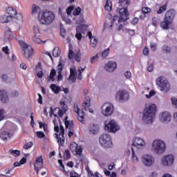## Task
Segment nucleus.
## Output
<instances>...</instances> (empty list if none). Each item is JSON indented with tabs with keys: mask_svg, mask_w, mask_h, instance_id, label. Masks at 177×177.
<instances>
[{
	"mask_svg": "<svg viewBox=\"0 0 177 177\" xmlns=\"http://www.w3.org/2000/svg\"><path fill=\"white\" fill-rule=\"evenodd\" d=\"M119 3L120 5H126V6L122 8H117V12H119L120 17L115 15L113 17V19L111 21L110 27H113V24L115 23V20H118V23H124L129 19V12H128V5H129V1L128 0H120Z\"/></svg>",
	"mask_w": 177,
	"mask_h": 177,
	"instance_id": "f257e3e1",
	"label": "nucleus"
},
{
	"mask_svg": "<svg viewBox=\"0 0 177 177\" xmlns=\"http://www.w3.org/2000/svg\"><path fill=\"white\" fill-rule=\"evenodd\" d=\"M157 106L156 104H151L143 111L142 121L145 124H153Z\"/></svg>",
	"mask_w": 177,
	"mask_h": 177,
	"instance_id": "f03ea898",
	"label": "nucleus"
},
{
	"mask_svg": "<svg viewBox=\"0 0 177 177\" xmlns=\"http://www.w3.org/2000/svg\"><path fill=\"white\" fill-rule=\"evenodd\" d=\"M38 17L41 24L49 26V24H52V23L55 21L56 15H55V13L52 11L45 10L39 12Z\"/></svg>",
	"mask_w": 177,
	"mask_h": 177,
	"instance_id": "7ed1b4c3",
	"label": "nucleus"
},
{
	"mask_svg": "<svg viewBox=\"0 0 177 177\" xmlns=\"http://www.w3.org/2000/svg\"><path fill=\"white\" fill-rule=\"evenodd\" d=\"M176 15V12L174 10H168L165 15L163 21H162L160 24V26L162 30H169V27L172 22L174 21V19H175V15Z\"/></svg>",
	"mask_w": 177,
	"mask_h": 177,
	"instance_id": "20e7f679",
	"label": "nucleus"
},
{
	"mask_svg": "<svg viewBox=\"0 0 177 177\" xmlns=\"http://www.w3.org/2000/svg\"><path fill=\"white\" fill-rule=\"evenodd\" d=\"M167 150L165 142L161 140H155L152 144V151L155 154H164Z\"/></svg>",
	"mask_w": 177,
	"mask_h": 177,
	"instance_id": "39448f33",
	"label": "nucleus"
},
{
	"mask_svg": "<svg viewBox=\"0 0 177 177\" xmlns=\"http://www.w3.org/2000/svg\"><path fill=\"white\" fill-rule=\"evenodd\" d=\"M156 84L159 86L160 91H161V92H163L164 93L169 92V90L171 89V84L165 77H158L156 80Z\"/></svg>",
	"mask_w": 177,
	"mask_h": 177,
	"instance_id": "423d86ee",
	"label": "nucleus"
},
{
	"mask_svg": "<svg viewBox=\"0 0 177 177\" xmlns=\"http://www.w3.org/2000/svg\"><path fill=\"white\" fill-rule=\"evenodd\" d=\"M18 42L21 46V49L24 52V57H25V59H30V57L32 56V53H34V49L32 48V47L27 44L23 40H19Z\"/></svg>",
	"mask_w": 177,
	"mask_h": 177,
	"instance_id": "0eeeda50",
	"label": "nucleus"
},
{
	"mask_svg": "<svg viewBox=\"0 0 177 177\" xmlns=\"http://www.w3.org/2000/svg\"><path fill=\"white\" fill-rule=\"evenodd\" d=\"M99 142L102 147H105L106 149H110V147L113 146L111 136L109 134H102L100 136Z\"/></svg>",
	"mask_w": 177,
	"mask_h": 177,
	"instance_id": "6e6552de",
	"label": "nucleus"
},
{
	"mask_svg": "<svg viewBox=\"0 0 177 177\" xmlns=\"http://www.w3.org/2000/svg\"><path fill=\"white\" fill-rule=\"evenodd\" d=\"M105 129L106 131H109V132H112L113 133H115L117 131H119L120 126L118 125L117 122L114 120L111 121H105Z\"/></svg>",
	"mask_w": 177,
	"mask_h": 177,
	"instance_id": "1a4fd4ad",
	"label": "nucleus"
},
{
	"mask_svg": "<svg viewBox=\"0 0 177 177\" xmlns=\"http://www.w3.org/2000/svg\"><path fill=\"white\" fill-rule=\"evenodd\" d=\"M68 120V116H66V118H64V124L66 132H68V138H71L73 135H74V121H70Z\"/></svg>",
	"mask_w": 177,
	"mask_h": 177,
	"instance_id": "9d476101",
	"label": "nucleus"
},
{
	"mask_svg": "<svg viewBox=\"0 0 177 177\" xmlns=\"http://www.w3.org/2000/svg\"><path fill=\"white\" fill-rule=\"evenodd\" d=\"M102 113L105 117H110L114 113V106L109 102L104 104L102 106Z\"/></svg>",
	"mask_w": 177,
	"mask_h": 177,
	"instance_id": "9b49d317",
	"label": "nucleus"
},
{
	"mask_svg": "<svg viewBox=\"0 0 177 177\" xmlns=\"http://www.w3.org/2000/svg\"><path fill=\"white\" fill-rule=\"evenodd\" d=\"M6 12L10 17L13 20H21L23 19V14L17 13V10L12 7H9L6 9Z\"/></svg>",
	"mask_w": 177,
	"mask_h": 177,
	"instance_id": "f8f14e48",
	"label": "nucleus"
},
{
	"mask_svg": "<svg viewBox=\"0 0 177 177\" xmlns=\"http://www.w3.org/2000/svg\"><path fill=\"white\" fill-rule=\"evenodd\" d=\"M60 104H61L62 109H64V111L60 109L59 108H55L54 109V113H55L54 115L55 117H59V118H62L63 117V115H64V113H66V111H67V110H68L67 104H66L65 102L61 101Z\"/></svg>",
	"mask_w": 177,
	"mask_h": 177,
	"instance_id": "ddd939ff",
	"label": "nucleus"
},
{
	"mask_svg": "<svg viewBox=\"0 0 177 177\" xmlns=\"http://www.w3.org/2000/svg\"><path fill=\"white\" fill-rule=\"evenodd\" d=\"M142 161L145 167H151L154 164V157L150 154H145L142 156Z\"/></svg>",
	"mask_w": 177,
	"mask_h": 177,
	"instance_id": "4468645a",
	"label": "nucleus"
},
{
	"mask_svg": "<svg viewBox=\"0 0 177 177\" xmlns=\"http://www.w3.org/2000/svg\"><path fill=\"white\" fill-rule=\"evenodd\" d=\"M59 129H60V133L59 136L55 133V138L57 139V143L59 145H61V146H63L64 145V127L63 125H62V122L59 120Z\"/></svg>",
	"mask_w": 177,
	"mask_h": 177,
	"instance_id": "2eb2a0df",
	"label": "nucleus"
},
{
	"mask_svg": "<svg viewBox=\"0 0 177 177\" xmlns=\"http://www.w3.org/2000/svg\"><path fill=\"white\" fill-rule=\"evenodd\" d=\"M116 99H118L120 102H127L129 100V93L125 90L119 91L116 94Z\"/></svg>",
	"mask_w": 177,
	"mask_h": 177,
	"instance_id": "dca6fc26",
	"label": "nucleus"
},
{
	"mask_svg": "<svg viewBox=\"0 0 177 177\" xmlns=\"http://www.w3.org/2000/svg\"><path fill=\"white\" fill-rule=\"evenodd\" d=\"M70 149L75 156H81L82 154V147H78V145L75 142L71 144Z\"/></svg>",
	"mask_w": 177,
	"mask_h": 177,
	"instance_id": "f3484780",
	"label": "nucleus"
},
{
	"mask_svg": "<svg viewBox=\"0 0 177 177\" xmlns=\"http://www.w3.org/2000/svg\"><path fill=\"white\" fill-rule=\"evenodd\" d=\"M132 146L136 147L137 149H142L146 146V142L140 137H136L134 138Z\"/></svg>",
	"mask_w": 177,
	"mask_h": 177,
	"instance_id": "a211bd4d",
	"label": "nucleus"
},
{
	"mask_svg": "<svg viewBox=\"0 0 177 177\" xmlns=\"http://www.w3.org/2000/svg\"><path fill=\"white\" fill-rule=\"evenodd\" d=\"M117 68V63L113 61L109 62L104 66L105 71L107 73H113Z\"/></svg>",
	"mask_w": 177,
	"mask_h": 177,
	"instance_id": "6ab92c4d",
	"label": "nucleus"
},
{
	"mask_svg": "<svg viewBox=\"0 0 177 177\" xmlns=\"http://www.w3.org/2000/svg\"><path fill=\"white\" fill-rule=\"evenodd\" d=\"M162 163L165 167H169L174 164V155H169L162 159Z\"/></svg>",
	"mask_w": 177,
	"mask_h": 177,
	"instance_id": "aec40b11",
	"label": "nucleus"
},
{
	"mask_svg": "<svg viewBox=\"0 0 177 177\" xmlns=\"http://www.w3.org/2000/svg\"><path fill=\"white\" fill-rule=\"evenodd\" d=\"M161 122H169L171 121V114L169 112L165 111L160 115Z\"/></svg>",
	"mask_w": 177,
	"mask_h": 177,
	"instance_id": "412c9836",
	"label": "nucleus"
},
{
	"mask_svg": "<svg viewBox=\"0 0 177 177\" xmlns=\"http://www.w3.org/2000/svg\"><path fill=\"white\" fill-rule=\"evenodd\" d=\"M99 125L91 123L89 124L88 131L91 135H97L99 132Z\"/></svg>",
	"mask_w": 177,
	"mask_h": 177,
	"instance_id": "4be33fe9",
	"label": "nucleus"
},
{
	"mask_svg": "<svg viewBox=\"0 0 177 177\" xmlns=\"http://www.w3.org/2000/svg\"><path fill=\"white\" fill-rule=\"evenodd\" d=\"M0 100L2 103H8L9 102V96L5 91H0Z\"/></svg>",
	"mask_w": 177,
	"mask_h": 177,
	"instance_id": "5701e85b",
	"label": "nucleus"
},
{
	"mask_svg": "<svg viewBox=\"0 0 177 177\" xmlns=\"http://www.w3.org/2000/svg\"><path fill=\"white\" fill-rule=\"evenodd\" d=\"M43 161L44 160L42 159V156H39L36 158L35 162L34 164V168L35 171H37V174L39 172V167H38V165H39V164H42Z\"/></svg>",
	"mask_w": 177,
	"mask_h": 177,
	"instance_id": "b1692460",
	"label": "nucleus"
},
{
	"mask_svg": "<svg viewBox=\"0 0 177 177\" xmlns=\"http://www.w3.org/2000/svg\"><path fill=\"white\" fill-rule=\"evenodd\" d=\"M13 37H14L13 32H12L10 29H8L5 32L4 41L8 42V41H10L11 39H13Z\"/></svg>",
	"mask_w": 177,
	"mask_h": 177,
	"instance_id": "393cba45",
	"label": "nucleus"
},
{
	"mask_svg": "<svg viewBox=\"0 0 177 177\" xmlns=\"http://www.w3.org/2000/svg\"><path fill=\"white\" fill-rule=\"evenodd\" d=\"M83 109L84 110H88L91 107V97L89 96H86L84 97V101L83 102Z\"/></svg>",
	"mask_w": 177,
	"mask_h": 177,
	"instance_id": "a878e982",
	"label": "nucleus"
},
{
	"mask_svg": "<svg viewBox=\"0 0 177 177\" xmlns=\"http://www.w3.org/2000/svg\"><path fill=\"white\" fill-rule=\"evenodd\" d=\"M87 35L89 38V39H91V44L92 45L93 48H95V46H96V44H97V39H96V37L92 36V32H88L87 33Z\"/></svg>",
	"mask_w": 177,
	"mask_h": 177,
	"instance_id": "bb28decb",
	"label": "nucleus"
},
{
	"mask_svg": "<svg viewBox=\"0 0 177 177\" xmlns=\"http://www.w3.org/2000/svg\"><path fill=\"white\" fill-rule=\"evenodd\" d=\"M10 136H12V133L8 131H0V138H1L3 140H8V138H10Z\"/></svg>",
	"mask_w": 177,
	"mask_h": 177,
	"instance_id": "cd10ccee",
	"label": "nucleus"
},
{
	"mask_svg": "<svg viewBox=\"0 0 177 177\" xmlns=\"http://www.w3.org/2000/svg\"><path fill=\"white\" fill-rule=\"evenodd\" d=\"M13 20L9 15H3L0 18L1 23H9Z\"/></svg>",
	"mask_w": 177,
	"mask_h": 177,
	"instance_id": "c85d7f7f",
	"label": "nucleus"
},
{
	"mask_svg": "<svg viewBox=\"0 0 177 177\" xmlns=\"http://www.w3.org/2000/svg\"><path fill=\"white\" fill-rule=\"evenodd\" d=\"M62 53V51L59 47H55L53 50V56L54 57H59Z\"/></svg>",
	"mask_w": 177,
	"mask_h": 177,
	"instance_id": "c756f323",
	"label": "nucleus"
},
{
	"mask_svg": "<svg viewBox=\"0 0 177 177\" xmlns=\"http://www.w3.org/2000/svg\"><path fill=\"white\" fill-rule=\"evenodd\" d=\"M87 28H88V26L82 24L78 27H77L76 30L77 31H80V32H82V34H85V31H86Z\"/></svg>",
	"mask_w": 177,
	"mask_h": 177,
	"instance_id": "7c9ffc66",
	"label": "nucleus"
},
{
	"mask_svg": "<svg viewBox=\"0 0 177 177\" xmlns=\"http://www.w3.org/2000/svg\"><path fill=\"white\" fill-rule=\"evenodd\" d=\"M56 76V70L54 68L51 69L50 76L48 78V81H55V77Z\"/></svg>",
	"mask_w": 177,
	"mask_h": 177,
	"instance_id": "2f4dec72",
	"label": "nucleus"
},
{
	"mask_svg": "<svg viewBox=\"0 0 177 177\" xmlns=\"http://www.w3.org/2000/svg\"><path fill=\"white\" fill-rule=\"evenodd\" d=\"M77 120L80 122L84 124V111L81 110L80 112L77 113Z\"/></svg>",
	"mask_w": 177,
	"mask_h": 177,
	"instance_id": "473e14b6",
	"label": "nucleus"
},
{
	"mask_svg": "<svg viewBox=\"0 0 177 177\" xmlns=\"http://www.w3.org/2000/svg\"><path fill=\"white\" fill-rule=\"evenodd\" d=\"M50 88L54 93H59L60 92V87L56 86V84H51Z\"/></svg>",
	"mask_w": 177,
	"mask_h": 177,
	"instance_id": "72a5a7b5",
	"label": "nucleus"
},
{
	"mask_svg": "<svg viewBox=\"0 0 177 177\" xmlns=\"http://www.w3.org/2000/svg\"><path fill=\"white\" fill-rule=\"evenodd\" d=\"M63 66H64L63 64V59H60L59 62V64L57 66V73H62V71H63Z\"/></svg>",
	"mask_w": 177,
	"mask_h": 177,
	"instance_id": "f704fd0d",
	"label": "nucleus"
},
{
	"mask_svg": "<svg viewBox=\"0 0 177 177\" xmlns=\"http://www.w3.org/2000/svg\"><path fill=\"white\" fill-rule=\"evenodd\" d=\"M109 53H110V48H108L103 50L102 53V59H106L109 56Z\"/></svg>",
	"mask_w": 177,
	"mask_h": 177,
	"instance_id": "c9c22d12",
	"label": "nucleus"
},
{
	"mask_svg": "<svg viewBox=\"0 0 177 177\" xmlns=\"http://www.w3.org/2000/svg\"><path fill=\"white\" fill-rule=\"evenodd\" d=\"M162 50L163 53H171V47L167 46V45H164L162 47Z\"/></svg>",
	"mask_w": 177,
	"mask_h": 177,
	"instance_id": "e433bc0d",
	"label": "nucleus"
},
{
	"mask_svg": "<svg viewBox=\"0 0 177 177\" xmlns=\"http://www.w3.org/2000/svg\"><path fill=\"white\" fill-rule=\"evenodd\" d=\"M111 1L109 0H106V4H105V10H108V12H110V10H111Z\"/></svg>",
	"mask_w": 177,
	"mask_h": 177,
	"instance_id": "4c0bfd02",
	"label": "nucleus"
},
{
	"mask_svg": "<svg viewBox=\"0 0 177 177\" xmlns=\"http://www.w3.org/2000/svg\"><path fill=\"white\" fill-rule=\"evenodd\" d=\"M38 10H39V6L34 4L32 7V15H37V13H38Z\"/></svg>",
	"mask_w": 177,
	"mask_h": 177,
	"instance_id": "58836bf2",
	"label": "nucleus"
},
{
	"mask_svg": "<svg viewBox=\"0 0 177 177\" xmlns=\"http://www.w3.org/2000/svg\"><path fill=\"white\" fill-rule=\"evenodd\" d=\"M74 59L76 62L80 63L81 62V52L78 51L77 53L74 55Z\"/></svg>",
	"mask_w": 177,
	"mask_h": 177,
	"instance_id": "ea45409f",
	"label": "nucleus"
},
{
	"mask_svg": "<svg viewBox=\"0 0 177 177\" xmlns=\"http://www.w3.org/2000/svg\"><path fill=\"white\" fill-rule=\"evenodd\" d=\"M97 60H99V54H96L95 56L91 57L90 62L91 63V64H93V63H96Z\"/></svg>",
	"mask_w": 177,
	"mask_h": 177,
	"instance_id": "a19ab883",
	"label": "nucleus"
},
{
	"mask_svg": "<svg viewBox=\"0 0 177 177\" xmlns=\"http://www.w3.org/2000/svg\"><path fill=\"white\" fill-rule=\"evenodd\" d=\"M76 32L75 38H77L78 41H81V39H82V32H81V30H76Z\"/></svg>",
	"mask_w": 177,
	"mask_h": 177,
	"instance_id": "79ce46f5",
	"label": "nucleus"
},
{
	"mask_svg": "<svg viewBox=\"0 0 177 177\" xmlns=\"http://www.w3.org/2000/svg\"><path fill=\"white\" fill-rule=\"evenodd\" d=\"M10 154L13 156L14 157H19L20 156V151L15 149V150H11Z\"/></svg>",
	"mask_w": 177,
	"mask_h": 177,
	"instance_id": "37998d69",
	"label": "nucleus"
},
{
	"mask_svg": "<svg viewBox=\"0 0 177 177\" xmlns=\"http://www.w3.org/2000/svg\"><path fill=\"white\" fill-rule=\"evenodd\" d=\"M132 150V158L131 160L133 162H138V156L135 154V150H133V147H131Z\"/></svg>",
	"mask_w": 177,
	"mask_h": 177,
	"instance_id": "c03bdc74",
	"label": "nucleus"
},
{
	"mask_svg": "<svg viewBox=\"0 0 177 177\" xmlns=\"http://www.w3.org/2000/svg\"><path fill=\"white\" fill-rule=\"evenodd\" d=\"M167 10V5H164L161 7H160L159 10L157 11V13L158 15H161V13H164Z\"/></svg>",
	"mask_w": 177,
	"mask_h": 177,
	"instance_id": "a18cd8bd",
	"label": "nucleus"
},
{
	"mask_svg": "<svg viewBox=\"0 0 177 177\" xmlns=\"http://www.w3.org/2000/svg\"><path fill=\"white\" fill-rule=\"evenodd\" d=\"M6 112L5 111V109H0V121H2V120L5 119V114Z\"/></svg>",
	"mask_w": 177,
	"mask_h": 177,
	"instance_id": "49530a36",
	"label": "nucleus"
},
{
	"mask_svg": "<svg viewBox=\"0 0 177 177\" xmlns=\"http://www.w3.org/2000/svg\"><path fill=\"white\" fill-rule=\"evenodd\" d=\"M32 39L35 44H41V42H42V40H41L39 37H37V35H35Z\"/></svg>",
	"mask_w": 177,
	"mask_h": 177,
	"instance_id": "de8ad7c7",
	"label": "nucleus"
},
{
	"mask_svg": "<svg viewBox=\"0 0 177 177\" xmlns=\"http://www.w3.org/2000/svg\"><path fill=\"white\" fill-rule=\"evenodd\" d=\"M34 144L32 143V142H29L28 143H26L24 145V149H25L26 150H28V149H31V147Z\"/></svg>",
	"mask_w": 177,
	"mask_h": 177,
	"instance_id": "09e8293b",
	"label": "nucleus"
},
{
	"mask_svg": "<svg viewBox=\"0 0 177 177\" xmlns=\"http://www.w3.org/2000/svg\"><path fill=\"white\" fill-rule=\"evenodd\" d=\"M39 128H44V130L45 132L48 131V125H46L45 123H43L42 122H39Z\"/></svg>",
	"mask_w": 177,
	"mask_h": 177,
	"instance_id": "8fccbe9b",
	"label": "nucleus"
},
{
	"mask_svg": "<svg viewBox=\"0 0 177 177\" xmlns=\"http://www.w3.org/2000/svg\"><path fill=\"white\" fill-rule=\"evenodd\" d=\"M62 20L65 21L66 24H71V19L69 18L66 17L64 15H62Z\"/></svg>",
	"mask_w": 177,
	"mask_h": 177,
	"instance_id": "3c124183",
	"label": "nucleus"
},
{
	"mask_svg": "<svg viewBox=\"0 0 177 177\" xmlns=\"http://www.w3.org/2000/svg\"><path fill=\"white\" fill-rule=\"evenodd\" d=\"M84 21H85V20L84 19V16L81 15L79 17V19L76 20V24H81L84 23Z\"/></svg>",
	"mask_w": 177,
	"mask_h": 177,
	"instance_id": "603ef678",
	"label": "nucleus"
},
{
	"mask_svg": "<svg viewBox=\"0 0 177 177\" xmlns=\"http://www.w3.org/2000/svg\"><path fill=\"white\" fill-rule=\"evenodd\" d=\"M156 95V91L153 90H151V91H149V95H146V97L147 99H150V97H151V96H154Z\"/></svg>",
	"mask_w": 177,
	"mask_h": 177,
	"instance_id": "864d4df0",
	"label": "nucleus"
},
{
	"mask_svg": "<svg viewBox=\"0 0 177 177\" xmlns=\"http://www.w3.org/2000/svg\"><path fill=\"white\" fill-rule=\"evenodd\" d=\"M80 13H81V8L77 7V8H75V10L73 12V15L74 16H78V15H80Z\"/></svg>",
	"mask_w": 177,
	"mask_h": 177,
	"instance_id": "5fc2aeb1",
	"label": "nucleus"
},
{
	"mask_svg": "<svg viewBox=\"0 0 177 177\" xmlns=\"http://www.w3.org/2000/svg\"><path fill=\"white\" fill-rule=\"evenodd\" d=\"M151 9H150V8L148 7H144L142 8V13H150Z\"/></svg>",
	"mask_w": 177,
	"mask_h": 177,
	"instance_id": "6e6d98bb",
	"label": "nucleus"
},
{
	"mask_svg": "<svg viewBox=\"0 0 177 177\" xmlns=\"http://www.w3.org/2000/svg\"><path fill=\"white\" fill-rule=\"evenodd\" d=\"M73 10H74L73 6H70L66 9V13L68 16H70V15H71V12H73Z\"/></svg>",
	"mask_w": 177,
	"mask_h": 177,
	"instance_id": "4d7b16f0",
	"label": "nucleus"
},
{
	"mask_svg": "<svg viewBox=\"0 0 177 177\" xmlns=\"http://www.w3.org/2000/svg\"><path fill=\"white\" fill-rule=\"evenodd\" d=\"M70 177H80L81 176L78 174V173L75 171H71L70 172Z\"/></svg>",
	"mask_w": 177,
	"mask_h": 177,
	"instance_id": "13d9d810",
	"label": "nucleus"
},
{
	"mask_svg": "<svg viewBox=\"0 0 177 177\" xmlns=\"http://www.w3.org/2000/svg\"><path fill=\"white\" fill-rule=\"evenodd\" d=\"M171 101L173 106H175L176 107H177V98L175 97H173L171 98Z\"/></svg>",
	"mask_w": 177,
	"mask_h": 177,
	"instance_id": "bf43d9fd",
	"label": "nucleus"
},
{
	"mask_svg": "<svg viewBox=\"0 0 177 177\" xmlns=\"http://www.w3.org/2000/svg\"><path fill=\"white\" fill-rule=\"evenodd\" d=\"M152 26L157 27L158 26V21L156 19V17L152 18Z\"/></svg>",
	"mask_w": 177,
	"mask_h": 177,
	"instance_id": "052dcab7",
	"label": "nucleus"
},
{
	"mask_svg": "<svg viewBox=\"0 0 177 177\" xmlns=\"http://www.w3.org/2000/svg\"><path fill=\"white\" fill-rule=\"evenodd\" d=\"M70 75L69 76H77V71L74 68L70 69Z\"/></svg>",
	"mask_w": 177,
	"mask_h": 177,
	"instance_id": "680f3d73",
	"label": "nucleus"
},
{
	"mask_svg": "<svg viewBox=\"0 0 177 177\" xmlns=\"http://www.w3.org/2000/svg\"><path fill=\"white\" fill-rule=\"evenodd\" d=\"M66 34V29H64V28H60V35L61 37H62V38H64L65 35Z\"/></svg>",
	"mask_w": 177,
	"mask_h": 177,
	"instance_id": "e2e57ef3",
	"label": "nucleus"
},
{
	"mask_svg": "<svg viewBox=\"0 0 177 177\" xmlns=\"http://www.w3.org/2000/svg\"><path fill=\"white\" fill-rule=\"evenodd\" d=\"M10 96H11V97H16L19 96V92H17V91H14L11 92Z\"/></svg>",
	"mask_w": 177,
	"mask_h": 177,
	"instance_id": "0e129e2a",
	"label": "nucleus"
},
{
	"mask_svg": "<svg viewBox=\"0 0 177 177\" xmlns=\"http://www.w3.org/2000/svg\"><path fill=\"white\" fill-rule=\"evenodd\" d=\"M68 81H71L74 84L77 81V76H69Z\"/></svg>",
	"mask_w": 177,
	"mask_h": 177,
	"instance_id": "69168bd1",
	"label": "nucleus"
},
{
	"mask_svg": "<svg viewBox=\"0 0 177 177\" xmlns=\"http://www.w3.org/2000/svg\"><path fill=\"white\" fill-rule=\"evenodd\" d=\"M37 135L38 136V138H45V133H43V131H37Z\"/></svg>",
	"mask_w": 177,
	"mask_h": 177,
	"instance_id": "338daca9",
	"label": "nucleus"
},
{
	"mask_svg": "<svg viewBox=\"0 0 177 177\" xmlns=\"http://www.w3.org/2000/svg\"><path fill=\"white\" fill-rule=\"evenodd\" d=\"M1 78L2 81L6 82V80L8 79V74H5V73L2 74L1 76Z\"/></svg>",
	"mask_w": 177,
	"mask_h": 177,
	"instance_id": "774afa93",
	"label": "nucleus"
}]
</instances>
